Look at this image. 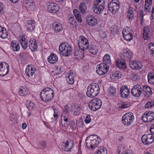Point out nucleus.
Returning <instances> with one entry per match:
<instances>
[{
  "label": "nucleus",
  "instance_id": "12",
  "mask_svg": "<svg viewBox=\"0 0 154 154\" xmlns=\"http://www.w3.org/2000/svg\"><path fill=\"white\" fill-rule=\"evenodd\" d=\"M50 27L56 33L60 32L63 29L61 23L57 20H54L52 23L50 24Z\"/></svg>",
  "mask_w": 154,
  "mask_h": 154
},
{
  "label": "nucleus",
  "instance_id": "9",
  "mask_svg": "<svg viewBox=\"0 0 154 154\" xmlns=\"http://www.w3.org/2000/svg\"><path fill=\"white\" fill-rule=\"evenodd\" d=\"M78 45L79 48L83 50H86L89 45L87 39L83 36H80L79 39Z\"/></svg>",
  "mask_w": 154,
  "mask_h": 154
},
{
  "label": "nucleus",
  "instance_id": "8",
  "mask_svg": "<svg viewBox=\"0 0 154 154\" xmlns=\"http://www.w3.org/2000/svg\"><path fill=\"white\" fill-rule=\"evenodd\" d=\"M109 10L112 14H115L120 8V5L117 0H112L108 5Z\"/></svg>",
  "mask_w": 154,
  "mask_h": 154
},
{
  "label": "nucleus",
  "instance_id": "29",
  "mask_svg": "<svg viewBox=\"0 0 154 154\" xmlns=\"http://www.w3.org/2000/svg\"><path fill=\"white\" fill-rule=\"evenodd\" d=\"M27 24L26 27L27 29L29 31H33L35 28V21L29 20L27 21Z\"/></svg>",
  "mask_w": 154,
  "mask_h": 154
},
{
  "label": "nucleus",
  "instance_id": "40",
  "mask_svg": "<svg viewBox=\"0 0 154 154\" xmlns=\"http://www.w3.org/2000/svg\"><path fill=\"white\" fill-rule=\"evenodd\" d=\"M147 79L148 82L151 84H154V73L149 72L147 75Z\"/></svg>",
  "mask_w": 154,
  "mask_h": 154
},
{
  "label": "nucleus",
  "instance_id": "1",
  "mask_svg": "<svg viewBox=\"0 0 154 154\" xmlns=\"http://www.w3.org/2000/svg\"><path fill=\"white\" fill-rule=\"evenodd\" d=\"M99 91V85L96 83H93L88 87L86 95L89 97L93 98L97 95Z\"/></svg>",
  "mask_w": 154,
  "mask_h": 154
},
{
  "label": "nucleus",
  "instance_id": "27",
  "mask_svg": "<svg viewBox=\"0 0 154 154\" xmlns=\"http://www.w3.org/2000/svg\"><path fill=\"white\" fill-rule=\"evenodd\" d=\"M11 49L14 51H18L20 49V46L17 41H12L11 43Z\"/></svg>",
  "mask_w": 154,
  "mask_h": 154
},
{
  "label": "nucleus",
  "instance_id": "24",
  "mask_svg": "<svg viewBox=\"0 0 154 154\" xmlns=\"http://www.w3.org/2000/svg\"><path fill=\"white\" fill-rule=\"evenodd\" d=\"M48 88H44L40 93L41 98L43 101L47 102H48Z\"/></svg>",
  "mask_w": 154,
  "mask_h": 154
},
{
  "label": "nucleus",
  "instance_id": "53",
  "mask_svg": "<svg viewBox=\"0 0 154 154\" xmlns=\"http://www.w3.org/2000/svg\"><path fill=\"white\" fill-rule=\"evenodd\" d=\"M148 48L149 50L152 52V55L154 57V44L151 43L149 44Z\"/></svg>",
  "mask_w": 154,
  "mask_h": 154
},
{
  "label": "nucleus",
  "instance_id": "39",
  "mask_svg": "<svg viewBox=\"0 0 154 154\" xmlns=\"http://www.w3.org/2000/svg\"><path fill=\"white\" fill-rule=\"evenodd\" d=\"M81 109V107L79 106H72L71 107V110L73 112V114L75 115H78Z\"/></svg>",
  "mask_w": 154,
  "mask_h": 154
},
{
  "label": "nucleus",
  "instance_id": "18",
  "mask_svg": "<svg viewBox=\"0 0 154 154\" xmlns=\"http://www.w3.org/2000/svg\"><path fill=\"white\" fill-rule=\"evenodd\" d=\"M36 70V69L33 65H29L26 67L25 72L27 76L31 77L35 74Z\"/></svg>",
  "mask_w": 154,
  "mask_h": 154
},
{
  "label": "nucleus",
  "instance_id": "61",
  "mask_svg": "<svg viewBox=\"0 0 154 154\" xmlns=\"http://www.w3.org/2000/svg\"><path fill=\"white\" fill-rule=\"evenodd\" d=\"M85 122L87 123L88 124L91 121V119L90 118V116L89 115H87L85 119Z\"/></svg>",
  "mask_w": 154,
  "mask_h": 154
},
{
  "label": "nucleus",
  "instance_id": "23",
  "mask_svg": "<svg viewBox=\"0 0 154 154\" xmlns=\"http://www.w3.org/2000/svg\"><path fill=\"white\" fill-rule=\"evenodd\" d=\"M115 64L116 66L121 70L125 69L127 68L126 61L122 60H116Z\"/></svg>",
  "mask_w": 154,
  "mask_h": 154
},
{
  "label": "nucleus",
  "instance_id": "64",
  "mask_svg": "<svg viewBox=\"0 0 154 154\" xmlns=\"http://www.w3.org/2000/svg\"><path fill=\"white\" fill-rule=\"evenodd\" d=\"M150 132L154 134V124L152 125L149 129Z\"/></svg>",
  "mask_w": 154,
  "mask_h": 154
},
{
  "label": "nucleus",
  "instance_id": "32",
  "mask_svg": "<svg viewBox=\"0 0 154 154\" xmlns=\"http://www.w3.org/2000/svg\"><path fill=\"white\" fill-rule=\"evenodd\" d=\"M8 36V32L6 29L0 26V37L2 38H5Z\"/></svg>",
  "mask_w": 154,
  "mask_h": 154
},
{
  "label": "nucleus",
  "instance_id": "25",
  "mask_svg": "<svg viewBox=\"0 0 154 154\" xmlns=\"http://www.w3.org/2000/svg\"><path fill=\"white\" fill-rule=\"evenodd\" d=\"M129 66L134 69H139L141 68L142 65L140 62L133 60L129 62Z\"/></svg>",
  "mask_w": 154,
  "mask_h": 154
},
{
  "label": "nucleus",
  "instance_id": "44",
  "mask_svg": "<svg viewBox=\"0 0 154 154\" xmlns=\"http://www.w3.org/2000/svg\"><path fill=\"white\" fill-rule=\"evenodd\" d=\"M133 9L129 7L127 12V17L129 19L132 20L134 18L133 11Z\"/></svg>",
  "mask_w": 154,
  "mask_h": 154
},
{
  "label": "nucleus",
  "instance_id": "15",
  "mask_svg": "<svg viewBox=\"0 0 154 154\" xmlns=\"http://www.w3.org/2000/svg\"><path fill=\"white\" fill-rule=\"evenodd\" d=\"M86 22L90 26H96L97 21L92 14H89L86 17Z\"/></svg>",
  "mask_w": 154,
  "mask_h": 154
},
{
  "label": "nucleus",
  "instance_id": "49",
  "mask_svg": "<svg viewBox=\"0 0 154 154\" xmlns=\"http://www.w3.org/2000/svg\"><path fill=\"white\" fill-rule=\"evenodd\" d=\"M139 15L138 17L140 20V24L142 25L143 20V17L145 15V14H143V11L141 10L139 11Z\"/></svg>",
  "mask_w": 154,
  "mask_h": 154
},
{
  "label": "nucleus",
  "instance_id": "52",
  "mask_svg": "<svg viewBox=\"0 0 154 154\" xmlns=\"http://www.w3.org/2000/svg\"><path fill=\"white\" fill-rule=\"evenodd\" d=\"M63 119L64 120V122H65V123H63L62 122V121H61V124L63 127H66L67 126L69 125V119L67 118V117L66 116H64Z\"/></svg>",
  "mask_w": 154,
  "mask_h": 154
},
{
  "label": "nucleus",
  "instance_id": "38",
  "mask_svg": "<svg viewBox=\"0 0 154 154\" xmlns=\"http://www.w3.org/2000/svg\"><path fill=\"white\" fill-rule=\"evenodd\" d=\"M107 152L106 148L101 146L98 148L94 154H107Z\"/></svg>",
  "mask_w": 154,
  "mask_h": 154
},
{
  "label": "nucleus",
  "instance_id": "26",
  "mask_svg": "<svg viewBox=\"0 0 154 154\" xmlns=\"http://www.w3.org/2000/svg\"><path fill=\"white\" fill-rule=\"evenodd\" d=\"M98 51V47L97 46L95 43L94 42L92 43L89 47V52L95 55L97 54Z\"/></svg>",
  "mask_w": 154,
  "mask_h": 154
},
{
  "label": "nucleus",
  "instance_id": "46",
  "mask_svg": "<svg viewBox=\"0 0 154 154\" xmlns=\"http://www.w3.org/2000/svg\"><path fill=\"white\" fill-rule=\"evenodd\" d=\"M50 108L52 109L54 112L53 116L54 117V120L56 121L57 118H58L59 115L58 114V110L56 109L54 106H51L49 107Z\"/></svg>",
  "mask_w": 154,
  "mask_h": 154
},
{
  "label": "nucleus",
  "instance_id": "47",
  "mask_svg": "<svg viewBox=\"0 0 154 154\" xmlns=\"http://www.w3.org/2000/svg\"><path fill=\"white\" fill-rule=\"evenodd\" d=\"M125 150V146L120 145L118 147L117 152L118 154H124Z\"/></svg>",
  "mask_w": 154,
  "mask_h": 154
},
{
  "label": "nucleus",
  "instance_id": "42",
  "mask_svg": "<svg viewBox=\"0 0 154 154\" xmlns=\"http://www.w3.org/2000/svg\"><path fill=\"white\" fill-rule=\"evenodd\" d=\"M121 73L119 71H116L112 73L111 78L113 79H117L121 78Z\"/></svg>",
  "mask_w": 154,
  "mask_h": 154
},
{
  "label": "nucleus",
  "instance_id": "45",
  "mask_svg": "<svg viewBox=\"0 0 154 154\" xmlns=\"http://www.w3.org/2000/svg\"><path fill=\"white\" fill-rule=\"evenodd\" d=\"M149 30L148 29L147 27H144L143 31V36L144 39L147 40L149 39Z\"/></svg>",
  "mask_w": 154,
  "mask_h": 154
},
{
  "label": "nucleus",
  "instance_id": "6",
  "mask_svg": "<svg viewBox=\"0 0 154 154\" xmlns=\"http://www.w3.org/2000/svg\"><path fill=\"white\" fill-rule=\"evenodd\" d=\"M97 73L99 75H103L107 73L109 67V65L105 63H101L97 66Z\"/></svg>",
  "mask_w": 154,
  "mask_h": 154
},
{
  "label": "nucleus",
  "instance_id": "3",
  "mask_svg": "<svg viewBox=\"0 0 154 154\" xmlns=\"http://www.w3.org/2000/svg\"><path fill=\"white\" fill-rule=\"evenodd\" d=\"M60 52L64 56H68L72 51L71 47L68 43L63 42L61 43L59 47Z\"/></svg>",
  "mask_w": 154,
  "mask_h": 154
},
{
  "label": "nucleus",
  "instance_id": "13",
  "mask_svg": "<svg viewBox=\"0 0 154 154\" xmlns=\"http://www.w3.org/2000/svg\"><path fill=\"white\" fill-rule=\"evenodd\" d=\"M9 65L6 62H0V76H3L8 72Z\"/></svg>",
  "mask_w": 154,
  "mask_h": 154
},
{
  "label": "nucleus",
  "instance_id": "35",
  "mask_svg": "<svg viewBox=\"0 0 154 154\" xmlns=\"http://www.w3.org/2000/svg\"><path fill=\"white\" fill-rule=\"evenodd\" d=\"M28 89L25 87L20 86L19 89V94L22 97H25L27 93Z\"/></svg>",
  "mask_w": 154,
  "mask_h": 154
},
{
  "label": "nucleus",
  "instance_id": "63",
  "mask_svg": "<svg viewBox=\"0 0 154 154\" xmlns=\"http://www.w3.org/2000/svg\"><path fill=\"white\" fill-rule=\"evenodd\" d=\"M63 112L65 114L69 113V110L68 106L67 105H65L64 106V109Z\"/></svg>",
  "mask_w": 154,
  "mask_h": 154
},
{
  "label": "nucleus",
  "instance_id": "5",
  "mask_svg": "<svg viewBox=\"0 0 154 154\" xmlns=\"http://www.w3.org/2000/svg\"><path fill=\"white\" fill-rule=\"evenodd\" d=\"M134 117L133 114L132 112H128L124 114L122 116V120L123 123L126 126L131 125L133 122Z\"/></svg>",
  "mask_w": 154,
  "mask_h": 154
},
{
  "label": "nucleus",
  "instance_id": "41",
  "mask_svg": "<svg viewBox=\"0 0 154 154\" xmlns=\"http://www.w3.org/2000/svg\"><path fill=\"white\" fill-rule=\"evenodd\" d=\"M73 12L74 15L78 21L81 23L82 21V19L81 14L79 11L77 9H75L73 10Z\"/></svg>",
  "mask_w": 154,
  "mask_h": 154
},
{
  "label": "nucleus",
  "instance_id": "50",
  "mask_svg": "<svg viewBox=\"0 0 154 154\" xmlns=\"http://www.w3.org/2000/svg\"><path fill=\"white\" fill-rule=\"evenodd\" d=\"M142 91H144L146 94H150L152 92V90L150 87L147 85H144L143 87Z\"/></svg>",
  "mask_w": 154,
  "mask_h": 154
},
{
  "label": "nucleus",
  "instance_id": "28",
  "mask_svg": "<svg viewBox=\"0 0 154 154\" xmlns=\"http://www.w3.org/2000/svg\"><path fill=\"white\" fill-rule=\"evenodd\" d=\"M66 79L68 84H72L74 82V75L72 72H70L66 76Z\"/></svg>",
  "mask_w": 154,
  "mask_h": 154
},
{
  "label": "nucleus",
  "instance_id": "36",
  "mask_svg": "<svg viewBox=\"0 0 154 154\" xmlns=\"http://www.w3.org/2000/svg\"><path fill=\"white\" fill-rule=\"evenodd\" d=\"M58 60V57L55 54H51L49 56V63H54L56 62Z\"/></svg>",
  "mask_w": 154,
  "mask_h": 154
},
{
  "label": "nucleus",
  "instance_id": "54",
  "mask_svg": "<svg viewBox=\"0 0 154 154\" xmlns=\"http://www.w3.org/2000/svg\"><path fill=\"white\" fill-rule=\"evenodd\" d=\"M154 106V102L153 101H149L145 105L146 108H151Z\"/></svg>",
  "mask_w": 154,
  "mask_h": 154
},
{
  "label": "nucleus",
  "instance_id": "11",
  "mask_svg": "<svg viewBox=\"0 0 154 154\" xmlns=\"http://www.w3.org/2000/svg\"><path fill=\"white\" fill-rule=\"evenodd\" d=\"M143 143L145 145H149L151 144L154 141V137L151 134H144L141 138Z\"/></svg>",
  "mask_w": 154,
  "mask_h": 154
},
{
  "label": "nucleus",
  "instance_id": "20",
  "mask_svg": "<svg viewBox=\"0 0 154 154\" xmlns=\"http://www.w3.org/2000/svg\"><path fill=\"white\" fill-rule=\"evenodd\" d=\"M120 94L123 98L127 97L130 94V91L128 87L125 85L122 86L120 88Z\"/></svg>",
  "mask_w": 154,
  "mask_h": 154
},
{
  "label": "nucleus",
  "instance_id": "34",
  "mask_svg": "<svg viewBox=\"0 0 154 154\" xmlns=\"http://www.w3.org/2000/svg\"><path fill=\"white\" fill-rule=\"evenodd\" d=\"M19 40L23 48L26 49L28 47V44L25 37L24 36H21L19 37Z\"/></svg>",
  "mask_w": 154,
  "mask_h": 154
},
{
  "label": "nucleus",
  "instance_id": "57",
  "mask_svg": "<svg viewBox=\"0 0 154 154\" xmlns=\"http://www.w3.org/2000/svg\"><path fill=\"white\" fill-rule=\"evenodd\" d=\"M116 88L114 87H111L109 91L110 94L111 95L114 96L116 93Z\"/></svg>",
  "mask_w": 154,
  "mask_h": 154
},
{
  "label": "nucleus",
  "instance_id": "2",
  "mask_svg": "<svg viewBox=\"0 0 154 154\" xmlns=\"http://www.w3.org/2000/svg\"><path fill=\"white\" fill-rule=\"evenodd\" d=\"M105 4L104 0H95L92 7L94 12L97 14L101 13L104 9Z\"/></svg>",
  "mask_w": 154,
  "mask_h": 154
},
{
  "label": "nucleus",
  "instance_id": "60",
  "mask_svg": "<svg viewBox=\"0 0 154 154\" xmlns=\"http://www.w3.org/2000/svg\"><path fill=\"white\" fill-rule=\"evenodd\" d=\"M89 136H91V138L92 140H100V138L99 137L96 135H91Z\"/></svg>",
  "mask_w": 154,
  "mask_h": 154
},
{
  "label": "nucleus",
  "instance_id": "10",
  "mask_svg": "<svg viewBox=\"0 0 154 154\" xmlns=\"http://www.w3.org/2000/svg\"><path fill=\"white\" fill-rule=\"evenodd\" d=\"M141 119L145 122H152L154 119V112L150 111L146 112L143 114Z\"/></svg>",
  "mask_w": 154,
  "mask_h": 154
},
{
  "label": "nucleus",
  "instance_id": "51",
  "mask_svg": "<svg viewBox=\"0 0 154 154\" xmlns=\"http://www.w3.org/2000/svg\"><path fill=\"white\" fill-rule=\"evenodd\" d=\"M119 107L122 109H124L128 108L129 106V105L126 103L125 102H120L118 104Z\"/></svg>",
  "mask_w": 154,
  "mask_h": 154
},
{
  "label": "nucleus",
  "instance_id": "21",
  "mask_svg": "<svg viewBox=\"0 0 154 154\" xmlns=\"http://www.w3.org/2000/svg\"><path fill=\"white\" fill-rule=\"evenodd\" d=\"M85 50H83L79 48V49L75 48L73 53L75 58L79 60L81 59L84 56V52Z\"/></svg>",
  "mask_w": 154,
  "mask_h": 154
},
{
  "label": "nucleus",
  "instance_id": "22",
  "mask_svg": "<svg viewBox=\"0 0 154 154\" xmlns=\"http://www.w3.org/2000/svg\"><path fill=\"white\" fill-rule=\"evenodd\" d=\"M127 28L126 29H124L122 31V34L124 39L128 41H130L133 38L132 34L130 32Z\"/></svg>",
  "mask_w": 154,
  "mask_h": 154
},
{
  "label": "nucleus",
  "instance_id": "16",
  "mask_svg": "<svg viewBox=\"0 0 154 154\" xmlns=\"http://www.w3.org/2000/svg\"><path fill=\"white\" fill-rule=\"evenodd\" d=\"M120 56L121 60L126 61L131 60L133 57V54L129 51H125L121 53Z\"/></svg>",
  "mask_w": 154,
  "mask_h": 154
},
{
  "label": "nucleus",
  "instance_id": "33",
  "mask_svg": "<svg viewBox=\"0 0 154 154\" xmlns=\"http://www.w3.org/2000/svg\"><path fill=\"white\" fill-rule=\"evenodd\" d=\"M49 10L50 13H56L58 11L57 5L54 3H49Z\"/></svg>",
  "mask_w": 154,
  "mask_h": 154
},
{
  "label": "nucleus",
  "instance_id": "17",
  "mask_svg": "<svg viewBox=\"0 0 154 154\" xmlns=\"http://www.w3.org/2000/svg\"><path fill=\"white\" fill-rule=\"evenodd\" d=\"M73 145V142L70 140L62 143L61 148L63 150L65 151H69L72 148Z\"/></svg>",
  "mask_w": 154,
  "mask_h": 154
},
{
  "label": "nucleus",
  "instance_id": "56",
  "mask_svg": "<svg viewBox=\"0 0 154 154\" xmlns=\"http://www.w3.org/2000/svg\"><path fill=\"white\" fill-rule=\"evenodd\" d=\"M68 19L71 24H73V23H75V21L74 20V17L72 15H69L68 17Z\"/></svg>",
  "mask_w": 154,
  "mask_h": 154
},
{
  "label": "nucleus",
  "instance_id": "30",
  "mask_svg": "<svg viewBox=\"0 0 154 154\" xmlns=\"http://www.w3.org/2000/svg\"><path fill=\"white\" fill-rule=\"evenodd\" d=\"M29 46L32 51H35L37 48L36 41L34 38H31L29 41Z\"/></svg>",
  "mask_w": 154,
  "mask_h": 154
},
{
  "label": "nucleus",
  "instance_id": "37",
  "mask_svg": "<svg viewBox=\"0 0 154 154\" xmlns=\"http://www.w3.org/2000/svg\"><path fill=\"white\" fill-rule=\"evenodd\" d=\"M80 12L82 14H84L87 10L86 3L85 2H82L80 3L79 6Z\"/></svg>",
  "mask_w": 154,
  "mask_h": 154
},
{
  "label": "nucleus",
  "instance_id": "55",
  "mask_svg": "<svg viewBox=\"0 0 154 154\" xmlns=\"http://www.w3.org/2000/svg\"><path fill=\"white\" fill-rule=\"evenodd\" d=\"M27 108L30 110H32L35 106V104L29 102V103L26 105Z\"/></svg>",
  "mask_w": 154,
  "mask_h": 154
},
{
  "label": "nucleus",
  "instance_id": "14",
  "mask_svg": "<svg viewBox=\"0 0 154 154\" xmlns=\"http://www.w3.org/2000/svg\"><path fill=\"white\" fill-rule=\"evenodd\" d=\"M142 89L140 85H134L131 90V94L136 97H139L142 93Z\"/></svg>",
  "mask_w": 154,
  "mask_h": 154
},
{
  "label": "nucleus",
  "instance_id": "7",
  "mask_svg": "<svg viewBox=\"0 0 154 154\" xmlns=\"http://www.w3.org/2000/svg\"><path fill=\"white\" fill-rule=\"evenodd\" d=\"M91 136H88L86 139V146L88 149H93L96 147L98 145L100 140H92Z\"/></svg>",
  "mask_w": 154,
  "mask_h": 154
},
{
  "label": "nucleus",
  "instance_id": "59",
  "mask_svg": "<svg viewBox=\"0 0 154 154\" xmlns=\"http://www.w3.org/2000/svg\"><path fill=\"white\" fill-rule=\"evenodd\" d=\"M51 94L50 97V100L52 99L54 97V92L52 90L49 88V95Z\"/></svg>",
  "mask_w": 154,
  "mask_h": 154
},
{
  "label": "nucleus",
  "instance_id": "19",
  "mask_svg": "<svg viewBox=\"0 0 154 154\" xmlns=\"http://www.w3.org/2000/svg\"><path fill=\"white\" fill-rule=\"evenodd\" d=\"M24 5L28 10L33 11H36L35 3L32 0H26Z\"/></svg>",
  "mask_w": 154,
  "mask_h": 154
},
{
  "label": "nucleus",
  "instance_id": "48",
  "mask_svg": "<svg viewBox=\"0 0 154 154\" xmlns=\"http://www.w3.org/2000/svg\"><path fill=\"white\" fill-rule=\"evenodd\" d=\"M118 32V28L117 26L114 25L110 28V32L113 35L117 34Z\"/></svg>",
  "mask_w": 154,
  "mask_h": 154
},
{
  "label": "nucleus",
  "instance_id": "4",
  "mask_svg": "<svg viewBox=\"0 0 154 154\" xmlns=\"http://www.w3.org/2000/svg\"><path fill=\"white\" fill-rule=\"evenodd\" d=\"M102 104L101 100L98 98L93 99L88 104L89 108L92 111H96L100 108Z\"/></svg>",
  "mask_w": 154,
  "mask_h": 154
},
{
  "label": "nucleus",
  "instance_id": "62",
  "mask_svg": "<svg viewBox=\"0 0 154 154\" xmlns=\"http://www.w3.org/2000/svg\"><path fill=\"white\" fill-rule=\"evenodd\" d=\"M124 154H134L133 152L130 149L125 150Z\"/></svg>",
  "mask_w": 154,
  "mask_h": 154
},
{
  "label": "nucleus",
  "instance_id": "58",
  "mask_svg": "<svg viewBox=\"0 0 154 154\" xmlns=\"http://www.w3.org/2000/svg\"><path fill=\"white\" fill-rule=\"evenodd\" d=\"M76 125L74 121H72L70 123V127L71 128L74 130L76 128Z\"/></svg>",
  "mask_w": 154,
  "mask_h": 154
},
{
  "label": "nucleus",
  "instance_id": "43",
  "mask_svg": "<svg viewBox=\"0 0 154 154\" xmlns=\"http://www.w3.org/2000/svg\"><path fill=\"white\" fill-rule=\"evenodd\" d=\"M103 63L109 65L111 64V60L110 56L108 54H106L104 55L103 58Z\"/></svg>",
  "mask_w": 154,
  "mask_h": 154
},
{
  "label": "nucleus",
  "instance_id": "31",
  "mask_svg": "<svg viewBox=\"0 0 154 154\" xmlns=\"http://www.w3.org/2000/svg\"><path fill=\"white\" fill-rule=\"evenodd\" d=\"M145 11L146 13L151 12L150 6L152 4V0H145Z\"/></svg>",
  "mask_w": 154,
  "mask_h": 154
}]
</instances>
